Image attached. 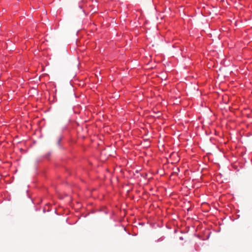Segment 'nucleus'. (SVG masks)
<instances>
[{
    "label": "nucleus",
    "instance_id": "obj_1",
    "mask_svg": "<svg viewBox=\"0 0 252 252\" xmlns=\"http://www.w3.org/2000/svg\"><path fill=\"white\" fill-rule=\"evenodd\" d=\"M151 225H152V226L153 227L155 226V224H151Z\"/></svg>",
    "mask_w": 252,
    "mask_h": 252
}]
</instances>
